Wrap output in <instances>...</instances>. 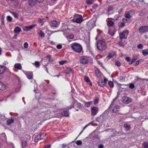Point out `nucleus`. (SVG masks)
Wrapping results in <instances>:
<instances>
[{
    "mask_svg": "<svg viewBox=\"0 0 148 148\" xmlns=\"http://www.w3.org/2000/svg\"><path fill=\"white\" fill-rule=\"evenodd\" d=\"M8 64V62L7 61H5L3 62V64L4 65H6Z\"/></svg>",
    "mask_w": 148,
    "mask_h": 148,
    "instance_id": "61",
    "label": "nucleus"
},
{
    "mask_svg": "<svg viewBox=\"0 0 148 148\" xmlns=\"http://www.w3.org/2000/svg\"><path fill=\"white\" fill-rule=\"evenodd\" d=\"M45 148H50V145H46Z\"/></svg>",
    "mask_w": 148,
    "mask_h": 148,
    "instance_id": "62",
    "label": "nucleus"
},
{
    "mask_svg": "<svg viewBox=\"0 0 148 148\" xmlns=\"http://www.w3.org/2000/svg\"><path fill=\"white\" fill-rule=\"evenodd\" d=\"M118 111V110L115 108H114L112 110L113 112H116Z\"/></svg>",
    "mask_w": 148,
    "mask_h": 148,
    "instance_id": "56",
    "label": "nucleus"
},
{
    "mask_svg": "<svg viewBox=\"0 0 148 148\" xmlns=\"http://www.w3.org/2000/svg\"><path fill=\"white\" fill-rule=\"evenodd\" d=\"M125 17L127 18H130V13L127 11L126 12L125 14Z\"/></svg>",
    "mask_w": 148,
    "mask_h": 148,
    "instance_id": "39",
    "label": "nucleus"
},
{
    "mask_svg": "<svg viewBox=\"0 0 148 148\" xmlns=\"http://www.w3.org/2000/svg\"><path fill=\"white\" fill-rule=\"evenodd\" d=\"M118 79L121 82H123L124 81V79L123 77H120Z\"/></svg>",
    "mask_w": 148,
    "mask_h": 148,
    "instance_id": "49",
    "label": "nucleus"
},
{
    "mask_svg": "<svg viewBox=\"0 0 148 148\" xmlns=\"http://www.w3.org/2000/svg\"><path fill=\"white\" fill-rule=\"evenodd\" d=\"M143 54L144 56H146L148 55V49H146L143 50L142 51Z\"/></svg>",
    "mask_w": 148,
    "mask_h": 148,
    "instance_id": "24",
    "label": "nucleus"
},
{
    "mask_svg": "<svg viewBox=\"0 0 148 148\" xmlns=\"http://www.w3.org/2000/svg\"><path fill=\"white\" fill-rule=\"evenodd\" d=\"M137 47L139 49H142L143 47V45L141 44H140L138 45L137 46Z\"/></svg>",
    "mask_w": 148,
    "mask_h": 148,
    "instance_id": "48",
    "label": "nucleus"
},
{
    "mask_svg": "<svg viewBox=\"0 0 148 148\" xmlns=\"http://www.w3.org/2000/svg\"><path fill=\"white\" fill-rule=\"evenodd\" d=\"M62 115L65 116H68L69 115V113L68 111H64L62 113Z\"/></svg>",
    "mask_w": 148,
    "mask_h": 148,
    "instance_id": "23",
    "label": "nucleus"
},
{
    "mask_svg": "<svg viewBox=\"0 0 148 148\" xmlns=\"http://www.w3.org/2000/svg\"><path fill=\"white\" fill-rule=\"evenodd\" d=\"M142 145L144 148H148V143L144 142Z\"/></svg>",
    "mask_w": 148,
    "mask_h": 148,
    "instance_id": "36",
    "label": "nucleus"
},
{
    "mask_svg": "<svg viewBox=\"0 0 148 148\" xmlns=\"http://www.w3.org/2000/svg\"><path fill=\"white\" fill-rule=\"evenodd\" d=\"M107 81V80L105 78H104L103 80L102 79L101 80L99 81L98 83L101 86H103L105 85Z\"/></svg>",
    "mask_w": 148,
    "mask_h": 148,
    "instance_id": "10",
    "label": "nucleus"
},
{
    "mask_svg": "<svg viewBox=\"0 0 148 148\" xmlns=\"http://www.w3.org/2000/svg\"><path fill=\"white\" fill-rule=\"evenodd\" d=\"M36 26V24H34L29 26H25L23 28V30L25 31H28L32 29Z\"/></svg>",
    "mask_w": 148,
    "mask_h": 148,
    "instance_id": "7",
    "label": "nucleus"
},
{
    "mask_svg": "<svg viewBox=\"0 0 148 148\" xmlns=\"http://www.w3.org/2000/svg\"><path fill=\"white\" fill-rule=\"evenodd\" d=\"M129 33V31L127 30H125L123 32H120L119 33V38L120 40L126 38Z\"/></svg>",
    "mask_w": 148,
    "mask_h": 148,
    "instance_id": "5",
    "label": "nucleus"
},
{
    "mask_svg": "<svg viewBox=\"0 0 148 148\" xmlns=\"http://www.w3.org/2000/svg\"><path fill=\"white\" fill-rule=\"evenodd\" d=\"M98 98H96L94 100V103L95 104H96L98 103Z\"/></svg>",
    "mask_w": 148,
    "mask_h": 148,
    "instance_id": "50",
    "label": "nucleus"
},
{
    "mask_svg": "<svg viewBox=\"0 0 148 148\" xmlns=\"http://www.w3.org/2000/svg\"><path fill=\"white\" fill-rule=\"evenodd\" d=\"M140 63V61L139 60H137L136 61L134 64V65L135 66H138Z\"/></svg>",
    "mask_w": 148,
    "mask_h": 148,
    "instance_id": "46",
    "label": "nucleus"
},
{
    "mask_svg": "<svg viewBox=\"0 0 148 148\" xmlns=\"http://www.w3.org/2000/svg\"><path fill=\"white\" fill-rule=\"evenodd\" d=\"M115 108L116 109H119L120 108V106H115Z\"/></svg>",
    "mask_w": 148,
    "mask_h": 148,
    "instance_id": "63",
    "label": "nucleus"
},
{
    "mask_svg": "<svg viewBox=\"0 0 148 148\" xmlns=\"http://www.w3.org/2000/svg\"><path fill=\"white\" fill-rule=\"evenodd\" d=\"M115 64L117 66H120L121 64L119 62L116 61L115 63Z\"/></svg>",
    "mask_w": 148,
    "mask_h": 148,
    "instance_id": "52",
    "label": "nucleus"
},
{
    "mask_svg": "<svg viewBox=\"0 0 148 148\" xmlns=\"http://www.w3.org/2000/svg\"><path fill=\"white\" fill-rule=\"evenodd\" d=\"M6 70L5 67L3 66H0V74H2Z\"/></svg>",
    "mask_w": 148,
    "mask_h": 148,
    "instance_id": "22",
    "label": "nucleus"
},
{
    "mask_svg": "<svg viewBox=\"0 0 148 148\" xmlns=\"http://www.w3.org/2000/svg\"><path fill=\"white\" fill-rule=\"evenodd\" d=\"M82 143L80 140H77L76 142V144L77 145H81L82 144Z\"/></svg>",
    "mask_w": 148,
    "mask_h": 148,
    "instance_id": "43",
    "label": "nucleus"
},
{
    "mask_svg": "<svg viewBox=\"0 0 148 148\" xmlns=\"http://www.w3.org/2000/svg\"><path fill=\"white\" fill-rule=\"evenodd\" d=\"M14 122V120L12 119H8L7 121V124L9 125L11 124L12 123H13Z\"/></svg>",
    "mask_w": 148,
    "mask_h": 148,
    "instance_id": "28",
    "label": "nucleus"
},
{
    "mask_svg": "<svg viewBox=\"0 0 148 148\" xmlns=\"http://www.w3.org/2000/svg\"><path fill=\"white\" fill-rule=\"evenodd\" d=\"M33 64L36 68L39 67L40 66V63L38 61H35Z\"/></svg>",
    "mask_w": 148,
    "mask_h": 148,
    "instance_id": "31",
    "label": "nucleus"
},
{
    "mask_svg": "<svg viewBox=\"0 0 148 148\" xmlns=\"http://www.w3.org/2000/svg\"><path fill=\"white\" fill-rule=\"evenodd\" d=\"M89 57L86 56H82L80 59V62L83 64H86L87 63L90 59Z\"/></svg>",
    "mask_w": 148,
    "mask_h": 148,
    "instance_id": "6",
    "label": "nucleus"
},
{
    "mask_svg": "<svg viewBox=\"0 0 148 148\" xmlns=\"http://www.w3.org/2000/svg\"><path fill=\"white\" fill-rule=\"evenodd\" d=\"M36 1V0H29V5L31 7L34 6Z\"/></svg>",
    "mask_w": 148,
    "mask_h": 148,
    "instance_id": "14",
    "label": "nucleus"
},
{
    "mask_svg": "<svg viewBox=\"0 0 148 148\" xmlns=\"http://www.w3.org/2000/svg\"><path fill=\"white\" fill-rule=\"evenodd\" d=\"M97 4H94L92 7V8L94 9L96 8L97 7Z\"/></svg>",
    "mask_w": 148,
    "mask_h": 148,
    "instance_id": "59",
    "label": "nucleus"
},
{
    "mask_svg": "<svg viewBox=\"0 0 148 148\" xmlns=\"http://www.w3.org/2000/svg\"><path fill=\"white\" fill-rule=\"evenodd\" d=\"M67 60H62L59 62V64L61 65H62L64 64H65L67 62Z\"/></svg>",
    "mask_w": 148,
    "mask_h": 148,
    "instance_id": "35",
    "label": "nucleus"
},
{
    "mask_svg": "<svg viewBox=\"0 0 148 148\" xmlns=\"http://www.w3.org/2000/svg\"><path fill=\"white\" fill-rule=\"evenodd\" d=\"M2 136L4 138V139H5L6 140V137L5 136V133H3L1 134Z\"/></svg>",
    "mask_w": 148,
    "mask_h": 148,
    "instance_id": "54",
    "label": "nucleus"
},
{
    "mask_svg": "<svg viewBox=\"0 0 148 148\" xmlns=\"http://www.w3.org/2000/svg\"><path fill=\"white\" fill-rule=\"evenodd\" d=\"M137 59V58L135 56L133 58L130 64H132L133 63L134 61L136 60Z\"/></svg>",
    "mask_w": 148,
    "mask_h": 148,
    "instance_id": "40",
    "label": "nucleus"
},
{
    "mask_svg": "<svg viewBox=\"0 0 148 148\" xmlns=\"http://www.w3.org/2000/svg\"><path fill=\"white\" fill-rule=\"evenodd\" d=\"M38 21L40 23H41L42 25H43L44 23L45 22V21L44 19L40 18H39L38 19Z\"/></svg>",
    "mask_w": 148,
    "mask_h": 148,
    "instance_id": "25",
    "label": "nucleus"
},
{
    "mask_svg": "<svg viewBox=\"0 0 148 148\" xmlns=\"http://www.w3.org/2000/svg\"><path fill=\"white\" fill-rule=\"evenodd\" d=\"M26 76L27 78L29 79H32L33 78V75L32 74H26Z\"/></svg>",
    "mask_w": 148,
    "mask_h": 148,
    "instance_id": "34",
    "label": "nucleus"
},
{
    "mask_svg": "<svg viewBox=\"0 0 148 148\" xmlns=\"http://www.w3.org/2000/svg\"><path fill=\"white\" fill-rule=\"evenodd\" d=\"M7 19L8 21L9 22H11L12 21V18L10 16H7Z\"/></svg>",
    "mask_w": 148,
    "mask_h": 148,
    "instance_id": "42",
    "label": "nucleus"
},
{
    "mask_svg": "<svg viewBox=\"0 0 148 148\" xmlns=\"http://www.w3.org/2000/svg\"><path fill=\"white\" fill-rule=\"evenodd\" d=\"M84 79L85 82L87 83H89V84L90 86H92V83L90 81V80L89 77H88L86 76L84 78Z\"/></svg>",
    "mask_w": 148,
    "mask_h": 148,
    "instance_id": "19",
    "label": "nucleus"
},
{
    "mask_svg": "<svg viewBox=\"0 0 148 148\" xmlns=\"http://www.w3.org/2000/svg\"><path fill=\"white\" fill-rule=\"evenodd\" d=\"M115 32L116 31L114 29H109L108 33L111 36H113Z\"/></svg>",
    "mask_w": 148,
    "mask_h": 148,
    "instance_id": "13",
    "label": "nucleus"
},
{
    "mask_svg": "<svg viewBox=\"0 0 148 148\" xmlns=\"http://www.w3.org/2000/svg\"><path fill=\"white\" fill-rule=\"evenodd\" d=\"M95 74L98 77H100L101 76V72L98 69H97L96 70Z\"/></svg>",
    "mask_w": 148,
    "mask_h": 148,
    "instance_id": "18",
    "label": "nucleus"
},
{
    "mask_svg": "<svg viewBox=\"0 0 148 148\" xmlns=\"http://www.w3.org/2000/svg\"><path fill=\"white\" fill-rule=\"evenodd\" d=\"M14 67L15 68L19 70H20L21 69L22 66L21 65L20 63H16L15 64Z\"/></svg>",
    "mask_w": 148,
    "mask_h": 148,
    "instance_id": "20",
    "label": "nucleus"
},
{
    "mask_svg": "<svg viewBox=\"0 0 148 148\" xmlns=\"http://www.w3.org/2000/svg\"><path fill=\"white\" fill-rule=\"evenodd\" d=\"M90 124V123H88L87 125H86L84 127V130Z\"/></svg>",
    "mask_w": 148,
    "mask_h": 148,
    "instance_id": "64",
    "label": "nucleus"
},
{
    "mask_svg": "<svg viewBox=\"0 0 148 148\" xmlns=\"http://www.w3.org/2000/svg\"><path fill=\"white\" fill-rule=\"evenodd\" d=\"M125 60L128 62L130 61V57H126L125 58Z\"/></svg>",
    "mask_w": 148,
    "mask_h": 148,
    "instance_id": "57",
    "label": "nucleus"
},
{
    "mask_svg": "<svg viewBox=\"0 0 148 148\" xmlns=\"http://www.w3.org/2000/svg\"><path fill=\"white\" fill-rule=\"evenodd\" d=\"M148 31V26H144L140 27L139 31L141 33H143L147 32Z\"/></svg>",
    "mask_w": 148,
    "mask_h": 148,
    "instance_id": "9",
    "label": "nucleus"
},
{
    "mask_svg": "<svg viewBox=\"0 0 148 148\" xmlns=\"http://www.w3.org/2000/svg\"><path fill=\"white\" fill-rule=\"evenodd\" d=\"M97 49L101 51L105 50L106 47L105 42L102 40H100L97 42Z\"/></svg>",
    "mask_w": 148,
    "mask_h": 148,
    "instance_id": "2",
    "label": "nucleus"
},
{
    "mask_svg": "<svg viewBox=\"0 0 148 148\" xmlns=\"http://www.w3.org/2000/svg\"><path fill=\"white\" fill-rule=\"evenodd\" d=\"M114 23L112 21L109 20L107 22V25L109 26L112 27L114 25Z\"/></svg>",
    "mask_w": 148,
    "mask_h": 148,
    "instance_id": "26",
    "label": "nucleus"
},
{
    "mask_svg": "<svg viewBox=\"0 0 148 148\" xmlns=\"http://www.w3.org/2000/svg\"><path fill=\"white\" fill-rule=\"evenodd\" d=\"M103 146L102 145H100L98 146V148H103Z\"/></svg>",
    "mask_w": 148,
    "mask_h": 148,
    "instance_id": "58",
    "label": "nucleus"
},
{
    "mask_svg": "<svg viewBox=\"0 0 148 148\" xmlns=\"http://www.w3.org/2000/svg\"><path fill=\"white\" fill-rule=\"evenodd\" d=\"M62 48V46L61 45L59 44L56 46V48L59 49H61Z\"/></svg>",
    "mask_w": 148,
    "mask_h": 148,
    "instance_id": "47",
    "label": "nucleus"
},
{
    "mask_svg": "<svg viewBox=\"0 0 148 148\" xmlns=\"http://www.w3.org/2000/svg\"><path fill=\"white\" fill-rule=\"evenodd\" d=\"M12 1H15V3H14V5H16L18 4V1L17 0H10Z\"/></svg>",
    "mask_w": 148,
    "mask_h": 148,
    "instance_id": "53",
    "label": "nucleus"
},
{
    "mask_svg": "<svg viewBox=\"0 0 148 148\" xmlns=\"http://www.w3.org/2000/svg\"><path fill=\"white\" fill-rule=\"evenodd\" d=\"M51 55H47L46 57V58L48 59L49 62L50 63L53 62L54 60V59L51 58Z\"/></svg>",
    "mask_w": 148,
    "mask_h": 148,
    "instance_id": "17",
    "label": "nucleus"
},
{
    "mask_svg": "<svg viewBox=\"0 0 148 148\" xmlns=\"http://www.w3.org/2000/svg\"><path fill=\"white\" fill-rule=\"evenodd\" d=\"M98 108L96 107H93L91 108V114L92 115H96L97 113Z\"/></svg>",
    "mask_w": 148,
    "mask_h": 148,
    "instance_id": "8",
    "label": "nucleus"
},
{
    "mask_svg": "<svg viewBox=\"0 0 148 148\" xmlns=\"http://www.w3.org/2000/svg\"><path fill=\"white\" fill-rule=\"evenodd\" d=\"M122 101L125 104H128L130 102V100L128 97H124L122 98Z\"/></svg>",
    "mask_w": 148,
    "mask_h": 148,
    "instance_id": "11",
    "label": "nucleus"
},
{
    "mask_svg": "<svg viewBox=\"0 0 148 148\" xmlns=\"http://www.w3.org/2000/svg\"><path fill=\"white\" fill-rule=\"evenodd\" d=\"M50 25L51 27H58L60 25V23L56 20H53L50 23Z\"/></svg>",
    "mask_w": 148,
    "mask_h": 148,
    "instance_id": "4",
    "label": "nucleus"
},
{
    "mask_svg": "<svg viewBox=\"0 0 148 148\" xmlns=\"http://www.w3.org/2000/svg\"><path fill=\"white\" fill-rule=\"evenodd\" d=\"M124 127L127 130H128L130 129V126L127 123H125L124 124Z\"/></svg>",
    "mask_w": 148,
    "mask_h": 148,
    "instance_id": "38",
    "label": "nucleus"
},
{
    "mask_svg": "<svg viewBox=\"0 0 148 148\" xmlns=\"http://www.w3.org/2000/svg\"><path fill=\"white\" fill-rule=\"evenodd\" d=\"M109 85L111 88L113 87L114 86V84L113 82L110 81H109L108 82Z\"/></svg>",
    "mask_w": 148,
    "mask_h": 148,
    "instance_id": "41",
    "label": "nucleus"
},
{
    "mask_svg": "<svg viewBox=\"0 0 148 148\" xmlns=\"http://www.w3.org/2000/svg\"><path fill=\"white\" fill-rule=\"evenodd\" d=\"M71 47L73 50L75 52L79 53L82 50V47L79 44L74 43L71 45Z\"/></svg>",
    "mask_w": 148,
    "mask_h": 148,
    "instance_id": "1",
    "label": "nucleus"
},
{
    "mask_svg": "<svg viewBox=\"0 0 148 148\" xmlns=\"http://www.w3.org/2000/svg\"><path fill=\"white\" fill-rule=\"evenodd\" d=\"M75 18L73 19L74 22L77 23H80L83 21V18L81 15L75 14L74 16Z\"/></svg>",
    "mask_w": 148,
    "mask_h": 148,
    "instance_id": "3",
    "label": "nucleus"
},
{
    "mask_svg": "<svg viewBox=\"0 0 148 148\" xmlns=\"http://www.w3.org/2000/svg\"><path fill=\"white\" fill-rule=\"evenodd\" d=\"M24 47L25 48H27L28 47V44L27 42H25L24 44Z\"/></svg>",
    "mask_w": 148,
    "mask_h": 148,
    "instance_id": "45",
    "label": "nucleus"
},
{
    "mask_svg": "<svg viewBox=\"0 0 148 148\" xmlns=\"http://www.w3.org/2000/svg\"><path fill=\"white\" fill-rule=\"evenodd\" d=\"M6 86L2 82H0V90H3L6 89Z\"/></svg>",
    "mask_w": 148,
    "mask_h": 148,
    "instance_id": "15",
    "label": "nucleus"
},
{
    "mask_svg": "<svg viewBox=\"0 0 148 148\" xmlns=\"http://www.w3.org/2000/svg\"><path fill=\"white\" fill-rule=\"evenodd\" d=\"M66 73H69L72 72V69L71 68H67L66 70Z\"/></svg>",
    "mask_w": 148,
    "mask_h": 148,
    "instance_id": "32",
    "label": "nucleus"
},
{
    "mask_svg": "<svg viewBox=\"0 0 148 148\" xmlns=\"http://www.w3.org/2000/svg\"><path fill=\"white\" fill-rule=\"evenodd\" d=\"M127 21V19L125 18L123 19L122 22H121L120 24L119 25V28H121L123 27L124 26L125 24Z\"/></svg>",
    "mask_w": 148,
    "mask_h": 148,
    "instance_id": "12",
    "label": "nucleus"
},
{
    "mask_svg": "<svg viewBox=\"0 0 148 148\" xmlns=\"http://www.w3.org/2000/svg\"><path fill=\"white\" fill-rule=\"evenodd\" d=\"M134 87V85L133 84H130V88H133Z\"/></svg>",
    "mask_w": 148,
    "mask_h": 148,
    "instance_id": "55",
    "label": "nucleus"
},
{
    "mask_svg": "<svg viewBox=\"0 0 148 148\" xmlns=\"http://www.w3.org/2000/svg\"><path fill=\"white\" fill-rule=\"evenodd\" d=\"M45 135L44 134H40L36 136V138L38 140H40Z\"/></svg>",
    "mask_w": 148,
    "mask_h": 148,
    "instance_id": "16",
    "label": "nucleus"
},
{
    "mask_svg": "<svg viewBox=\"0 0 148 148\" xmlns=\"http://www.w3.org/2000/svg\"><path fill=\"white\" fill-rule=\"evenodd\" d=\"M113 56V55L111 53H109L108 55L105 58V61H107L109 59H110L111 58H112Z\"/></svg>",
    "mask_w": 148,
    "mask_h": 148,
    "instance_id": "30",
    "label": "nucleus"
},
{
    "mask_svg": "<svg viewBox=\"0 0 148 148\" xmlns=\"http://www.w3.org/2000/svg\"><path fill=\"white\" fill-rule=\"evenodd\" d=\"M38 34L41 37H44L45 34L42 31H40V32L38 33Z\"/></svg>",
    "mask_w": 148,
    "mask_h": 148,
    "instance_id": "37",
    "label": "nucleus"
},
{
    "mask_svg": "<svg viewBox=\"0 0 148 148\" xmlns=\"http://www.w3.org/2000/svg\"><path fill=\"white\" fill-rule=\"evenodd\" d=\"M66 37L67 39H72L74 37V35L73 34H71L70 35L67 36Z\"/></svg>",
    "mask_w": 148,
    "mask_h": 148,
    "instance_id": "33",
    "label": "nucleus"
},
{
    "mask_svg": "<svg viewBox=\"0 0 148 148\" xmlns=\"http://www.w3.org/2000/svg\"><path fill=\"white\" fill-rule=\"evenodd\" d=\"M93 0H87L86 3L88 4H91L92 3Z\"/></svg>",
    "mask_w": 148,
    "mask_h": 148,
    "instance_id": "44",
    "label": "nucleus"
},
{
    "mask_svg": "<svg viewBox=\"0 0 148 148\" xmlns=\"http://www.w3.org/2000/svg\"><path fill=\"white\" fill-rule=\"evenodd\" d=\"M92 103V101L85 102L84 103V106L85 107H88Z\"/></svg>",
    "mask_w": 148,
    "mask_h": 148,
    "instance_id": "27",
    "label": "nucleus"
},
{
    "mask_svg": "<svg viewBox=\"0 0 148 148\" xmlns=\"http://www.w3.org/2000/svg\"><path fill=\"white\" fill-rule=\"evenodd\" d=\"M12 14L16 18H18V14L16 13L13 12L12 13Z\"/></svg>",
    "mask_w": 148,
    "mask_h": 148,
    "instance_id": "51",
    "label": "nucleus"
},
{
    "mask_svg": "<svg viewBox=\"0 0 148 148\" xmlns=\"http://www.w3.org/2000/svg\"><path fill=\"white\" fill-rule=\"evenodd\" d=\"M44 0H36V1L39 3H42L43 1Z\"/></svg>",
    "mask_w": 148,
    "mask_h": 148,
    "instance_id": "60",
    "label": "nucleus"
},
{
    "mask_svg": "<svg viewBox=\"0 0 148 148\" xmlns=\"http://www.w3.org/2000/svg\"><path fill=\"white\" fill-rule=\"evenodd\" d=\"M14 31L15 33L18 34L21 32V28L19 27H17L14 29Z\"/></svg>",
    "mask_w": 148,
    "mask_h": 148,
    "instance_id": "21",
    "label": "nucleus"
},
{
    "mask_svg": "<svg viewBox=\"0 0 148 148\" xmlns=\"http://www.w3.org/2000/svg\"><path fill=\"white\" fill-rule=\"evenodd\" d=\"M27 145V142L25 140H23L22 142L21 146L23 148H25Z\"/></svg>",
    "mask_w": 148,
    "mask_h": 148,
    "instance_id": "29",
    "label": "nucleus"
}]
</instances>
